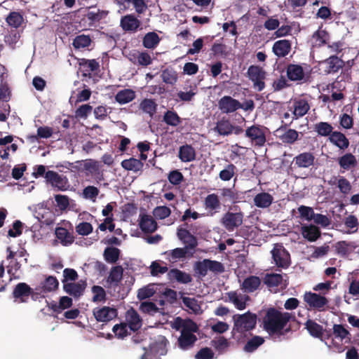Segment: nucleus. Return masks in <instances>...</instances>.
<instances>
[{"mask_svg":"<svg viewBox=\"0 0 359 359\" xmlns=\"http://www.w3.org/2000/svg\"><path fill=\"white\" fill-rule=\"evenodd\" d=\"M271 255L273 262L278 267L286 269L290 265V255L283 245H274L271 250Z\"/></svg>","mask_w":359,"mask_h":359,"instance_id":"f257e3e1","label":"nucleus"},{"mask_svg":"<svg viewBox=\"0 0 359 359\" xmlns=\"http://www.w3.org/2000/svg\"><path fill=\"white\" fill-rule=\"evenodd\" d=\"M212 130L223 136L233 133L238 135L243 132V129L240 126H233L228 119L225 118L219 120Z\"/></svg>","mask_w":359,"mask_h":359,"instance_id":"f03ea898","label":"nucleus"},{"mask_svg":"<svg viewBox=\"0 0 359 359\" xmlns=\"http://www.w3.org/2000/svg\"><path fill=\"white\" fill-rule=\"evenodd\" d=\"M45 177L47 182L57 190L65 191L69 187L67 179L54 171L50 170L46 172Z\"/></svg>","mask_w":359,"mask_h":359,"instance_id":"7ed1b4c3","label":"nucleus"},{"mask_svg":"<svg viewBox=\"0 0 359 359\" xmlns=\"http://www.w3.org/2000/svg\"><path fill=\"white\" fill-rule=\"evenodd\" d=\"M266 128L262 126H252L245 130V135L258 146H262L266 142Z\"/></svg>","mask_w":359,"mask_h":359,"instance_id":"20e7f679","label":"nucleus"},{"mask_svg":"<svg viewBox=\"0 0 359 359\" xmlns=\"http://www.w3.org/2000/svg\"><path fill=\"white\" fill-rule=\"evenodd\" d=\"M250 79L253 81L254 86L258 90H262L264 88V83L263 81L265 77L264 71L257 67L251 66L248 71Z\"/></svg>","mask_w":359,"mask_h":359,"instance_id":"39448f33","label":"nucleus"},{"mask_svg":"<svg viewBox=\"0 0 359 359\" xmlns=\"http://www.w3.org/2000/svg\"><path fill=\"white\" fill-rule=\"evenodd\" d=\"M218 107L223 113L229 114L242 108V104L230 96H224L219 100Z\"/></svg>","mask_w":359,"mask_h":359,"instance_id":"423d86ee","label":"nucleus"},{"mask_svg":"<svg viewBox=\"0 0 359 359\" xmlns=\"http://www.w3.org/2000/svg\"><path fill=\"white\" fill-rule=\"evenodd\" d=\"M243 215L241 212H226L222 219V224L228 230H233L243 223Z\"/></svg>","mask_w":359,"mask_h":359,"instance_id":"0eeeda50","label":"nucleus"},{"mask_svg":"<svg viewBox=\"0 0 359 359\" xmlns=\"http://www.w3.org/2000/svg\"><path fill=\"white\" fill-rule=\"evenodd\" d=\"M139 226L144 233H153L157 229V223L152 216L147 214H140Z\"/></svg>","mask_w":359,"mask_h":359,"instance_id":"6e6552de","label":"nucleus"},{"mask_svg":"<svg viewBox=\"0 0 359 359\" xmlns=\"http://www.w3.org/2000/svg\"><path fill=\"white\" fill-rule=\"evenodd\" d=\"M341 67V60L335 56L319 63V68L325 73L335 72Z\"/></svg>","mask_w":359,"mask_h":359,"instance_id":"1a4fd4ad","label":"nucleus"},{"mask_svg":"<svg viewBox=\"0 0 359 359\" xmlns=\"http://www.w3.org/2000/svg\"><path fill=\"white\" fill-rule=\"evenodd\" d=\"M204 208L210 215L219 212L221 203L218 196L215 194L208 195L204 200Z\"/></svg>","mask_w":359,"mask_h":359,"instance_id":"9d476101","label":"nucleus"},{"mask_svg":"<svg viewBox=\"0 0 359 359\" xmlns=\"http://www.w3.org/2000/svg\"><path fill=\"white\" fill-rule=\"evenodd\" d=\"M286 275L284 276L278 273H270L266 274L264 278V283L269 287H277L280 286L283 289L287 285Z\"/></svg>","mask_w":359,"mask_h":359,"instance_id":"9b49d317","label":"nucleus"},{"mask_svg":"<svg viewBox=\"0 0 359 359\" xmlns=\"http://www.w3.org/2000/svg\"><path fill=\"white\" fill-rule=\"evenodd\" d=\"M301 233L304 238L311 242L316 241L320 236L319 229L312 224L302 226Z\"/></svg>","mask_w":359,"mask_h":359,"instance_id":"f8f14e48","label":"nucleus"},{"mask_svg":"<svg viewBox=\"0 0 359 359\" xmlns=\"http://www.w3.org/2000/svg\"><path fill=\"white\" fill-rule=\"evenodd\" d=\"M177 237L185 244V248L188 250L194 249L197 245L196 238L184 229H178Z\"/></svg>","mask_w":359,"mask_h":359,"instance_id":"ddd939ff","label":"nucleus"},{"mask_svg":"<svg viewBox=\"0 0 359 359\" xmlns=\"http://www.w3.org/2000/svg\"><path fill=\"white\" fill-rule=\"evenodd\" d=\"M273 201V196L266 192L257 194L253 199L255 205L259 208H266L269 207Z\"/></svg>","mask_w":359,"mask_h":359,"instance_id":"4468645a","label":"nucleus"},{"mask_svg":"<svg viewBox=\"0 0 359 359\" xmlns=\"http://www.w3.org/2000/svg\"><path fill=\"white\" fill-rule=\"evenodd\" d=\"M291 49V43L289 41L283 39L274 43L273 46V52L278 57H284L287 55Z\"/></svg>","mask_w":359,"mask_h":359,"instance_id":"2eb2a0df","label":"nucleus"},{"mask_svg":"<svg viewBox=\"0 0 359 359\" xmlns=\"http://www.w3.org/2000/svg\"><path fill=\"white\" fill-rule=\"evenodd\" d=\"M315 157L310 152H304L294 158L295 164L299 168H309L313 165Z\"/></svg>","mask_w":359,"mask_h":359,"instance_id":"dca6fc26","label":"nucleus"},{"mask_svg":"<svg viewBox=\"0 0 359 359\" xmlns=\"http://www.w3.org/2000/svg\"><path fill=\"white\" fill-rule=\"evenodd\" d=\"M121 25L126 31H135L140 25V20L133 15H127L121 20Z\"/></svg>","mask_w":359,"mask_h":359,"instance_id":"f3484780","label":"nucleus"},{"mask_svg":"<svg viewBox=\"0 0 359 359\" xmlns=\"http://www.w3.org/2000/svg\"><path fill=\"white\" fill-rule=\"evenodd\" d=\"M287 74L292 81H301L305 76L303 67L299 65H290L287 69Z\"/></svg>","mask_w":359,"mask_h":359,"instance_id":"a211bd4d","label":"nucleus"},{"mask_svg":"<svg viewBox=\"0 0 359 359\" xmlns=\"http://www.w3.org/2000/svg\"><path fill=\"white\" fill-rule=\"evenodd\" d=\"M330 141L339 149H346L348 147L349 142L344 134L339 132H333L329 137Z\"/></svg>","mask_w":359,"mask_h":359,"instance_id":"6ab92c4d","label":"nucleus"},{"mask_svg":"<svg viewBox=\"0 0 359 359\" xmlns=\"http://www.w3.org/2000/svg\"><path fill=\"white\" fill-rule=\"evenodd\" d=\"M196 152L190 145H184L180 148L179 158L182 162H190L195 159Z\"/></svg>","mask_w":359,"mask_h":359,"instance_id":"aec40b11","label":"nucleus"},{"mask_svg":"<svg viewBox=\"0 0 359 359\" xmlns=\"http://www.w3.org/2000/svg\"><path fill=\"white\" fill-rule=\"evenodd\" d=\"M143 165L144 164L141 161L134 158H130L121 162L123 168L135 172L142 170Z\"/></svg>","mask_w":359,"mask_h":359,"instance_id":"412c9836","label":"nucleus"},{"mask_svg":"<svg viewBox=\"0 0 359 359\" xmlns=\"http://www.w3.org/2000/svg\"><path fill=\"white\" fill-rule=\"evenodd\" d=\"M309 105L307 101L304 100H300L295 101L294 103L293 109H292L294 111L293 117H302L305 115L309 109Z\"/></svg>","mask_w":359,"mask_h":359,"instance_id":"4be33fe9","label":"nucleus"},{"mask_svg":"<svg viewBox=\"0 0 359 359\" xmlns=\"http://www.w3.org/2000/svg\"><path fill=\"white\" fill-rule=\"evenodd\" d=\"M135 97V93L130 89H124L120 90L115 97L116 102L121 104H124L132 101Z\"/></svg>","mask_w":359,"mask_h":359,"instance_id":"5701e85b","label":"nucleus"},{"mask_svg":"<svg viewBox=\"0 0 359 359\" xmlns=\"http://www.w3.org/2000/svg\"><path fill=\"white\" fill-rule=\"evenodd\" d=\"M168 277L171 280H177L182 283H187L191 278L189 274L178 269H172L168 273Z\"/></svg>","mask_w":359,"mask_h":359,"instance_id":"b1692460","label":"nucleus"},{"mask_svg":"<svg viewBox=\"0 0 359 359\" xmlns=\"http://www.w3.org/2000/svg\"><path fill=\"white\" fill-rule=\"evenodd\" d=\"M160 38L155 32H149L143 38V46L147 48H154L159 43Z\"/></svg>","mask_w":359,"mask_h":359,"instance_id":"393cba45","label":"nucleus"},{"mask_svg":"<svg viewBox=\"0 0 359 359\" xmlns=\"http://www.w3.org/2000/svg\"><path fill=\"white\" fill-rule=\"evenodd\" d=\"M78 278L77 272L72 269H65L63 271V285L64 289L69 288L71 285V283L76 280Z\"/></svg>","mask_w":359,"mask_h":359,"instance_id":"a878e982","label":"nucleus"},{"mask_svg":"<svg viewBox=\"0 0 359 359\" xmlns=\"http://www.w3.org/2000/svg\"><path fill=\"white\" fill-rule=\"evenodd\" d=\"M55 235L58 240L65 245H69L73 242V238L67 230L62 227H58L55 229Z\"/></svg>","mask_w":359,"mask_h":359,"instance_id":"bb28decb","label":"nucleus"},{"mask_svg":"<svg viewBox=\"0 0 359 359\" xmlns=\"http://www.w3.org/2000/svg\"><path fill=\"white\" fill-rule=\"evenodd\" d=\"M339 163L342 168L348 170L355 165L356 159L353 155L346 154L339 158Z\"/></svg>","mask_w":359,"mask_h":359,"instance_id":"cd10ccee","label":"nucleus"},{"mask_svg":"<svg viewBox=\"0 0 359 359\" xmlns=\"http://www.w3.org/2000/svg\"><path fill=\"white\" fill-rule=\"evenodd\" d=\"M156 104L153 100L144 99L140 104V109L145 113L149 114L151 116H153L156 110Z\"/></svg>","mask_w":359,"mask_h":359,"instance_id":"c85d7f7f","label":"nucleus"},{"mask_svg":"<svg viewBox=\"0 0 359 359\" xmlns=\"http://www.w3.org/2000/svg\"><path fill=\"white\" fill-rule=\"evenodd\" d=\"M6 22L10 26L18 28L22 24L23 17L18 12H11L6 18Z\"/></svg>","mask_w":359,"mask_h":359,"instance_id":"c756f323","label":"nucleus"},{"mask_svg":"<svg viewBox=\"0 0 359 359\" xmlns=\"http://www.w3.org/2000/svg\"><path fill=\"white\" fill-rule=\"evenodd\" d=\"M315 130L320 136H327L332 133V126L327 122H320L315 125Z\"/></svg>","mask_w":359,"mask_h":359,"instance_id":"7c9ffc66","label":"nucleus"},{"mask_svg":"<svg viewBox=\"0 0 359 359\" xmlns=\"http://www.w3.org/2000/svg\"><path fill=\"white\" fill-rule=\"evenodd\" d=\"M260 283L261 281L258 277L251 276L244 280L243 287L245 290L252 291L257 290Z\"/></svg>","mask_w":359,"mask_h":359,"instance_id":"2f4dec72","label":"nucleus"},{"mask_svg":"<svg viewBox=\"0 0 359 359\" xmlns=\"http://www.w3.org/2000/svg\"><path fill=\"white\" fill-rule=\"evenodd\" d=\"M189 253V250L186 248H175L172 251L167 252L168 255L169 259L170 262H175L178 259L184 257Z\"/></svg>","mask_w":359,"mask_h":359,"instance_id":"473e14b6","label":"nucleus"},{"mask_svg":"<svg viewBox=\"0 0 359 359\" xmlns=\"http://www.w3.org/2000/svg\"><path fill=\"white\" fill-rule=\"evenodd\" d=\"M171 213L170 209L164 205L157 206L153 210V215L158 219H163L168 217Z\"/></svg>","mask_w":359,"mask_h":359,"instance_id":"72a5a7b5","label":"nucleus"},{"mask_svg":"<svg viewBox=\"0 0 359 359\" xmlns=\"http://www.w3.org/2000/svg\"><path fill=\"white\" fill-rule=\"evenodd\" d=\"M236 167L233 164H228L219 172V178L223 181L230 180L234 175Z\"/></svg>","mask_w":359,"mask_h":359,"instance_id":"f704fd0d","label":"nucleus"},{"mask_svg":"<svg viewBox=\"0 0 359 359\" xmlns=\"http://www.w3.org/2000/svg\"><path fill=\"white\" fill-rule=\"evenodd\" d=\"M104 256L108 262L114 263L118 258L119 250L113 247L107 248L104 250Z\"/></svg>","mask_w":359,"mask_h":359,"instance_id":"c9c22d12","label":"nucleus"},{"mask_svg":"<svg viewBox=\"0 0 359 359\" xmlns=\"http://www.w3.org/2000/svg\"><path fill=\"white\" fill-rule=\"evenodd\" d=\"M328 39V35L324 30H318L316 32L312 38L313 43L314 46H320L326 43Z\"/></svg>","mask_w":359,"mask_h":359,"instance_id":"e433bc0d","label":"nucleus"},{"mask_svg":"<svg viewBox=\"0 0 359 359\" xmlns=\"http://www.w3.org/2000/svg\"><path fill=\"white\" fill-rule=\"evenodd\" d=\"M99 189L94 186H88L83 191V196L86 199H88L95 202L99 194Z\"/></svg>","mask_w":359,"mask_h":359,"instance_id":"4c0bfd02","label":"nucleus"},{"mask_svg":"<svg viewBox=\"0 0 359 359\" xmlns=\"http://www.w3.org/2000/svg\"><path fill=\"white\" fill-rule=\"evenodd\" d=\"M59 283L55 277L48 276L43 283L42 288L48 292L54 291L57 289Z\"/></svg>","mask_w":359,"mask_h":359,"instance_id":"58836bf2","label":"nucleus"},{"mask_svg":"<svg viewBox=\"0 0 359 359\" xmlns=\"http://www.w3.org/2000/svg\"><path fill=\"white\" fill-rule=\"evenodd\" d=\"M163 120L167 124L172 126H176L180 123V118L172 111H168L164 115Z\"/></svg>","mask_w":359,"mask_h":359,"instance_id":"ea45409f","label":"nucleus"},{"mask_svg":"<svg viewBox=\"0 0 359 359\" xmlns=\"http://www.w3.org/2000/svg\"><path fill=\"white\" fill-rule=\"evenodd\" d=\"M298 136L299 134L295 130L289 129L280 136V140L285 143L291 144L297 140Z\"/></svg>","mask_w":359,"mask_h":359,"instance_id":"a19ab883","label":"nucleus"},{"mask_svg":"<svg viewBox=\"0 0 359 359\" xmlns=\"http://www.w3.org/2000/svg\"><path fill=\"white\" fill-rule=\"evenodd\" d=\"M91 40L89 36L86 35H79L76 36L73 42L76 48H82L88 47L90 44Z\"/></svg>","mask_w":359,"mask_h":359,"instance_id":"79ce46f5","label":"nucleus"},{"mask_svg":"<svg viewBox=\"0 0 359 359\" xmlns=\"http://www.w3.org/2000/svg\"><path fill=\"white\" fill-rule=\"evenodd\" d=\"M298 212L300 214V217L308 222L312 220L315 215L313 210L311 208L304 205L299 207Z\"/></svg>","mask_w":359,"mask_h":359,"instance_id":"37998d69","label":"nucleus"},{"mask_svg":"<svg viewBox=\"0 0 359 359\" xmlns=\"http://www.w3.org/2000/svg\"><path fill=\"white\" fill-rule=\"evenodd\" d=\"M123 269L121 266H115L111 270L109 281L111 283H118L122 278Z\"/></svg>","mask_w":359,"mask_h":359,"instance_id":"c03bdc74","label":"nucleus"},{"mask_svg":"<svg viewBox=\"0 0 359 359\" xmlns=\"http://www.w3.org/2000/svg\"><path fill=\"white\" fill-rule=\"evenodd\" d=\"M57 206L60 210H66L69 205V199L67 196L57 194L55 196Z\"/></svg>","mask_w":359,"mask_h":359,"instance_id":"a18cd8bd","label":"nucleus"},{"mask_svg":"<svg viewBox=\"0 0 359 359\" xmlns=\"http://www.w3.org/2000/svg\"><path fill=\"white\" fill-rule=\"evenodd\" d=\"M86 283L85 280H80L78 282L71 283L69 288H65V292H82L86 289Z\"/></svg>","mask_w":359,"mask_h":359,"instance_id":"49530a36","label":"nucleus"},{"mask_svg":"<svg viewBox=\"0 0 359 359\" xmlns=\"http://www.w3.org/2000/svg\"><path fill=\"white\" fill-rule=\"evenodd\" d=\"M76 230L79 234L86 236L93 231V226L88 222H81L76 226Z\"/></svg>","mask_w":359,"mask_h":359,"instance_id":"de8ad7c7","label":"nucleus"},{"mask_svg":"<svg viewBox=\"0 0 359 359\" xmlns=\"http://www.w3.org/2000/svg\"><path fill=\"white\" fill-rule=\"evenodd\" d=\"M162 79L164 82L172 84L177 81V74L174 71L166 69L162 73Z\"/></svg>","mask_w":359,"mask_h":359,"instance_id":"09e8293b","label":"nucleus"},{"mask_svg":"<svg viewBox=\"0 0 359 359\" xmlns=\"http://www.w3.org/2000/svg\"><path fill=\"white\" fill-rule=\"evenodd\" d=\"M91 111V106L89 104H83L76 111L75 115L77 118H86Z\"/></svg>","mask_w":359,"mask_h":359,"instance_id":"8fccbe9b","label":"nucleus"},{"mask_svg":"<svg viewBox=\"0 0 359 359\" xmlns=\"http://www.w3.org/2000/svg\"><path fill=\"white\" fill-rule=\"evenodd\" d=\"M99 229L102 231H104L109 229L110 231H113L115 228V225L113 223V217H106L102 223L99 225Z\"/></svg>","mask_w":359,"mask_h":359,"instance_id":"3c124183","label":"nucleus"},{"mask_svg":"<svg viewBox=\"0 0 359 359\" xmlns=\"http://www.w3.org/2000/svg\"><path fill=\"white\" fill-rule=\"evenodd\" d=\"M196 271L199 275L205 276L210 271L208 268V259L198 262L196 264Z\"/></svg>","mask_w":359,"mask_h":359,"instance_id":"603ef678","label":"nucleus"},{"mask_svg":"<svg viewBox=\"0 0 359 359\" xmlns=\"http://www.w3.org/2000/svg\"><path fill=\"white\" fill-rule=\"evenodd\" d=\"M313 220L316 224L323 227H326L330 224L329 218L327 216L320 214H315Z\"/></svg>","mask_w":359,"mask_h":359,"instance_id":"864d4df0","label":"nucleus"},{"mask_svg":"<svg viewBox=\"0 0 359 359\" xmlns=\"http://www.w3.org/2000/svg\"><path fill=\"white\" fill-rule=\"evenodd\" d=\"M151 273L153 276H156L158 273H164L168 271L165 266H161L158 262H154L150 266Z\"/></svg>","mask_w":359,"mask_h":359,"instance_id":"5fc2aeb1","label":"nucleus"},{"mask_svg":"<svg viewBox=\"0 0 359 359\" xmlns=\"http://www.w3.org/2000/svg\"><path fill=\"white\" fill-rule=\"evenodd\" d=\"M183 176L182 173L177 170L171 172L168 176L170 182L172 184H178L182 180Z\"/></svg>","mask_w":359,"mask_h":359,"instance_id":"6e6d98bb","label":"nucleus"},{"mask_svg":"<svg viewBox=\"0 0 359 359\" xmlns=\"http://www.w3.org/2000/svg\"><path fill=\"white\" fill-rule=\"evenodd\" d=\"M198 67L196 64L193 62H187L183 67V72L187 75H193L197 73Z\"/></svg>","mask_w":359,"mask_h":359,"instance_id":"4d7b16f0","label":"nucleus"},{"mask_svg":"<svg viewBox=\"0 0 359 359\" xmlns=\"http://www.w3.org/2000/svg\"><path fill=\"white\" fill-rule=\"evenodd\" d=\"M137 62L144 66L149 65L151 62V57L149 53H141L137 57Z\"/></svg>","mask_w":359,"mask_h":359,"instance_id":"13d9d810","label":"nucleus"},{"mask_svg":"<svg viewBox=\"0 0 359 359\" xmlns=\"http://www.w3.org/2000/svg\"><path fill=\"white\" fill-rule=\"evenodd\" d=\"M353 118L349 115L344 114L340 118L341 126L346 128L349 129L353 126Z\"/></svg>","mask_w":359,"mask_h":359,"instance_id":"bf43d9fd","label":"nucleus"},{"mask_svg":"<svg viewBox=\"0 0 359 359\" xmlns=\"http://www.w3.org/2000/svg\"><path fill=\"white\" fill-rule=\"evenodd\" d=\"M53 134V130L49 127H39L37 130V135L41 138H48Z\"/></svg>","mask_w":359,"mask_h":359,"instance_id":"052dcab7","label":"nucleus"},{"mask_svg":"<svg viewBox=\"0 0 359 359\" xmlns=\"http://www.w3.org/2000/svg\"><path fill=\"white\" fill-rule=\"evenodd\" d=\"M338 187L344 194H348L351 191V184L348 180L341 178L338 181Z\"/></svg>","mask_w":359,"mask_h":359,"instance_id":"680f3d73","label":"nucleus"},{"mask_svg":"<svg viewBox=\"0 0 359 359\" xmlns=\"http://www.w3.org/2000/svg\"><path fill=\"white\" fill-rule=\"evenodd\" d=\"M13 229L8 231V235L11 237H16L21 234L22 223L20 221L14 222Z\"/></svg>","mask_w":359,"mask_h":359,"instance_id":"e2e57ef3","label":"nucleus"},{"mask_svg":"<svg viewBox=\"0 0 359 359\" xmlns=\"http://www.w3.org/2000/svg\"><path fill=\"white\" fill-rule=\"evenodd\" d=\"M208 268L210 271L215 273L222 272L223 271V266L221 263L216 261H210L208 259Z\"/></svg>","mask_w":359,"mask_h":359,"instance_id":"0e129e2a","label":"nucleus"},{"mask_svg":"<svg viewBox=\"0 0 359 359\" xmlns=\"http://www.w3.org/2000/svg\"><path fill=\"white\" fill-rule=\"evenodd\" d=\"M90 95L91 92L90 90H83L77 95L76 100H75V104L88 100L90 98Z\"/></svg>","mask_w":359,"mask_h":359,"instance_id":"69168bd1","label":"nucleus"},{"mask_svg":"<svg viewBox=\"0 0 359 359\" xmlns=\"http://www.w3.org/2000/svg\"><path fill=\"white\" fill-rule=\"evenodd\" d=\"M328 246H321L318 248H316L311 254V257L313 258H318L320 257L324 256L327 254L328 251Z\"/></svg>","mask_w":359,"mask_h":359,"instance_id":"338daca9","label":"nucleus"},{"mask_svg":"<svg viewBox=\"0 0 359 359\" xmlns=\"http://www.w3.org/2000/svg\"><path fill=\"white\" fill-rule=\"evenodd\" d=\"M80 65L87 67L90 71H95L99 67L98 63L95 60H82Z\"/></svg>","mask_w":359,"mask_h":359,"instance_id":"774afa93","label":"nucleus"}]
</instances>
